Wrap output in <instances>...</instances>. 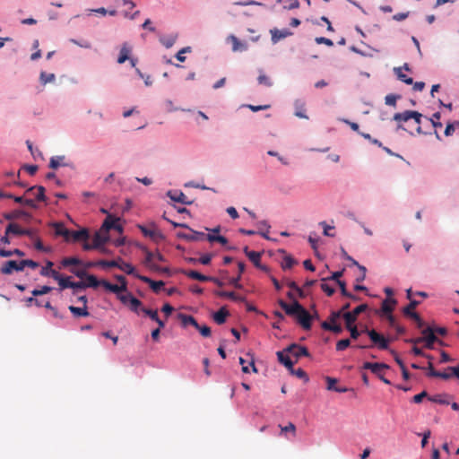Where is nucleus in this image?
I'll use <instances>...</instances> for the list:
<instances>
[{
	"label": "nucleus",
	"mask_w": 459,
	"mask_h": 459,
	"mask_svg": "<svg viewBox=\"0 0 459 459\" xmlns=\"http://www.w3.org/2000/svg\"><path fill=\"white\" fill-rule=\"evenodd\" d=\"M366 333L368 334L372 342L379 350H387L389 344V340L387 338L377 333L375 329L366 328Z\"/></svg>",
	"instance_id": "obj_1"
},
{
	"label": "nucleus",
	"mask_w": 459,
	"mask_h": 459,
	"mask_svg": "<svg viewBox=\"0 0 459 459\" xmlns=\"http://www.w3.org/2000/svg\"><path fill=\"white\" fill-rule=\"evenodd\" d=\"M138 229H140V231L143 232L145 237L151 238L155 242H159L164 239V235L154 225L138 226Z\"/></svg>",
	"instance_id": "obj_2"
},
{
	"label": "nucleus",
	"mask_w": 459,
	"mask_h": 459,
	"mask_svg": "<svg viewBox=\"0 0 459 459\" xmlns=\"http://www.w3.org/2000/svg\"><path fill=\"white\" fill-rule=\"evenodd\" d=\"M296 319L304 329L309 330L311 328L313 316H311L304 307H301V309L299 310L296 315Z\"/></svg>",
	"instance_id": "obj_3"
},
{
	"label": "nucleus",
	"mask_w": 459,
	"mask_h": 459,
	"mask_svg": "<svg viewBox=\"0 0 459 459\" xmlns=\"http://www.w3.org/2000/svg\"><path fill=\"white\" fill-rule=\"evenodd\" d=\"M368 306L367 304H360L356 307L351 312H347L343 314V319L345 321L346 325H350L351 324H354L357 320L358 316L367 311Z\"/></svg>",
	"instance_id": "obj_4"
},
{
	"label": "nucleus",
	"mask_w": 459,
	"mask_h": 459,
	"mask_svg": "<svg viewBox=\"0 0 459 459\" xmlns=\"http://www.w3.org/2000/svg\"><path fill=\"white\" fill-rule=\"evenodd\" d=\"M34 195L35 200L44 202L47 200L46 189L41 186H34L28 188L25 192V196Z\"/></svg>",
	"instance_id": "obj_5"
},
{
	"label": "nucleus",
	"mask_w": 459,
	"mask_h": 459,
	"mask_svg": "<svg viewBox=\"0 0 459 459\" xmlns=\"http://www.w3.org/2000/svg\"><path fill=\"white\" fill-rule=\"evenodd\" d=\"M287 354L290 356H294L297 359L301 356H310L308 350L304 346H299L298 344H290L285 349Z\"/></svg>",
	"instance_id": "obj_6"
},
{
	"label": "nucleus",
	"mask_w": 459,
	"mask_h": 459,
	"mask_svg": "<svg viewBox=\"0 0 459 459\" xmlns=\"http://www.w3.org/2000/svg\"><path fill=\"white\" fill-rule=\"evenodd\" d=\"M279 305L285 311V313L290 316H296L299 310L302 309V306L297 300H294L291 305H289L283 299H280Z\"/></svg>",
	"instance_id": "obj_7"
},
{
	"label": "nucleus",
	"mask_w": 459,
	"mask_h": 459,
	"mask_svg": "<svg viewBox=\"0 0 459 459\" xmlns=\"http://www.w3.org/2000/svg\"><path fill=\"white\" fill-rule=\"evenodd\" d=\"M421 333L424 335L425 347L427 349H433L434 343L437 341L434 329L431 326H428Z\"/></svg>",
	"instance_id": "obj_8"
},
{
	"label": "nucleus",
	"mask_w": 459,
	"mask_h": 459,
	"mask_svg": "<svg viewBox=\"0 0 459 459\" xmlns=\"http://www.w3.org/2000/svg\"><path fill=\"white\" fill-rule=\"evenodd\" d=\"M188 230H190L188 233L180 232L178 233V237L187 241H201L205 239L204 232L190 230V228H188Z\"/></svg>",
	"instance_id": "obj_9"
},
{
	"label": "nucleus",
	"mask_w": 459,
	"mask_h": 459,
	"mask_svg": "<svg viewBox=\"0 0 459 459\" xmlns=\"http://www.w3.org/2000/svg\"><path fill=\"white\" fill-rule=\"evenodd\" d=\"M135 278L141 280L143 282L149 284L150 288L152 290L154 293H158L160 291L161 288L164 287V282L161 281H155L151 278L143 275H135Z\"/></svg>",
	"instance_id": "obj_10"
},
{
	"label": "nucleus",
	"mask_w": 459,
	"mask_h": 459,
	"mask_svg": "<svg viewBox=\"0 0 459 459\" xmlns=\"http://www.w3.org/2000/svg\"><path fill=\"white\" fill-rule=\"evenodd\" d=\"M108 241V232L100 230L96 231L92 238L93 246L99 249Z\"/></svg>",
	"instance_id": "obj_11"
},
{
	"label": "nucleus",
	"mask_w": 459,
	"mask_h": 459,
	"mask_svg": "<svg viewBox=\"0 0 459 459\" xmlns=\"http://www.w3.org/2000/svg\"><path fill=\"white\" fill-rule=\"evenodd\" d=\"M325 382L327 390L335 391L338 393H346L349 390L347 386L338 385V379L336 378L326 377Z\"/></svg>",
	"instance_id": "obj_12"
},
{
	"label": "nucleus",
	"mask_w": 459,
	"mask_h": 459,
	"mask_svg": "<svg viewBox=\"0 0 459 459\" xmlns=\"http://www.w3.org/2000/svg\"><path fill=\"white\" fill-rule=\"evenodd\" d=\"M167 196L170 199L184 204H191L192 201L188 200L186 195L181 191H169L167 193Z\"/></svg>",
	"instance_id": "obj_13"
},
{
	"label": "nucleus",
	"mask_w": 459,
	"mask_h": 459,
	"mask_svg": "<svg viewBox=\"0 0 459 459\" xmlns=\"http://www.w3.org/2000/svg\"><path fill=\"white\" fill-rule=\"evenodd\" d=\"M101 286L106 289L108 291H111L112 293H116L117 296L124 291H127V288L124 286H118L108 282V281L101 280Z\"/></svg>",
	"instance_id": "obj_14"
},
{
	"label": "nucleus",
	"mask_w": 459,
	"mask_h": 459,
	"mask_svg": "<svg viewBox=\"0 0 459 459\" xmlns=\"http://www.w3.org/2000/svg\"><path fill=\"white\" fill-rule=\"evenodd\" d=\"M362 368L364 369H369L371 372L375 375H379V371L388 368V366L385 363H379V362H369L366 361L363 363Z\"/></svg>",
	"instance_id": "obj_15"
},
{
	"label": "nucleus",
	"mask_w": 459,
	"mask_h": 459,
	"mask_svg": "<svg viewBox=\"0 0 459 459\" xmlns=\"http://www.w3.org/2000/svg\"><path fill=\"white\" fill-rule=\"evenodd\" d=\"M271 34H272V41L273 43H276V42L281 40V39H286L292 35L291 31H290L287 29H284V30L273 29L271 30Z\"/></svg>",
	"instance_id": "obj_16"
},
{
	"label": "nucleus",
	"mask_w": 459,
	"mask_h": 459,
	"mask_svg": "<svg viewBox=\"0 0 459 459\" xmlns=\"http://www.w3.org/2000/svg\"><path fill=\"white\" fill-rule=\"evenodd\" d=\"M245 253H246L247 256L254 263V264L257 268H260L264 271L267 270V268L265 266L261 265V264H260V257H261L260 253L255 252V251H248L247 247L245 248Z\"/></svg>",
	"instance_id": "obj_17"
},
{
	"label": "nucleus",
	"mask_w": 459,
	"mask_h": 459,
	"mask_svg": "<svg viewBox=\"0 0 459 459\" xmlns=\"http://www.w3.org/2000/svg\"><path fill=\"white\" fill-rule=\"evenodd\" d=\"M22 217H24L26 219H30L31 216L30 213H28L27 212H25L23 210H15L13 212H7V213L4 214V218L7 221L17 220Z\"/></svg>",
	"instance_id": "obj_18"
},
{
	"label": "nucleus",
	"mask_w": 459,
	"mask_h": 459,
	"mask_svg": "<svg viewBox=\"0 0 459 459\" xmlns=\"http://www.w3.org/2000/svg\"><path fill=\"white\" fill-rule=\"evenodd\" d=\"M140 248L144 252L145 254V259L143 261V264L146 267H148L150 270L152 268V265L156 264V262L154 261V253L151 252L146 247L140 246Z\"/></svg>",
	"instance_id": "obj_19"
},
{
	"label": "nucleus",
	"mask_w": 459,
	"mask_h": 459,
	"mask_svg": "<svg viewBox=\"0 0 459 459\" xmlns=\"http://www.w3.org/2000/svg\"><path fill=\"white\" fill-rule=\"evenodd\" d=\"M395 304L396 300L394 299L390 298L384 299L381 306V312L383 315L387 316L392 314Z\"/></svg>",
	"instance_id": "obj_20"
},
{
	"label": "nucleus",
	"mask_w": 459,
	"mask_h": 459,
	"mask_svg": "<svg viewBox=\"0 0 459 459\" xmlns=\"http://www.w3.org/2000/svg\"><path fill=\"white\" fill-rule=\"evenodd\" d=\"M118 220V218H116L113 215H108V217L105 218L102 226L100 227V230H104L105 232H108L116 226Z\"/></svg>",
	"instance_id": "obj_21"
},
{
	"label": "nucleus",
	"mask_w": 459,
	"mask_h": 459,
	"mask_svg": "<svg viewBox=\"0 0 459 459\" xmlns=\"http://www.w3.org/2000/svg\"><path fill=\"white\" fill-rule=\"evenodd\" d=\"M420 304L418 300H411L408 306L403 308V314L410 318H418V314L414 312L416 307Z\"/></svg>",
	"instance_id": "obj_22"
},
{
	"label": "nucleus",
	"mask_w": 459,
	"mask_h": 459,
	"mask_svg": "<svg viewBox=\"0 0 459 459\" xmlns=\"http://www.w3.org/2000/svg\"><path fill=\"white\" fill-rule=\"evenodd\" d=\"M131 47L128 45V43L125 42L120 49L117 63L120 65L124 64L126 60L129 59Z\"/></svg>",
	"instance_id": "obj_23"
},
{
	"label": "nucleus",
	"mask_w": 459,
	"mask_h": 459,
	"mask_svg": "<svg viewBox=\"0 0 459 459\" xmlns=\"http://www.w3.org/2000/svg\"><path fill=\"white\" fill-rule=\"evenodd\" d=\"M89 238V232L87 230H71V240L78 242L87 240Z\"/></svg>",
	"instance_id": "obj_24"
},
{
	"label": "nucleus",
	"mask_w": 459,
	"mask_h": 459,
	"mask_svg": "<svg viewBox=\"0 0 459 459\" xmlns=\"http://www.w3.org/2000/svg\"><path fill=\"white\" fill-rule=\"evenodd\" d=\"M69 311L75 317H85L89 316V312L87 309V306H83L82 307L69 306Z\"/></svg>",
	"instance_id": "obj_25"
},
{
	"label": "nucleus",
	"mask_w": 459,
	"mask_h": 459,
	"mask_svg": "<svg viewBox=\"0 0 459 459\" xmlns=\"http://www.w3.org/2000/svg\"><path fill=\"white\" fill-rule=\"evenodd\" d=\"M178 34H170L168 36H161L160 38V42L167 48H169L175 44L178 40Z\"/></svg>",
	"instance_id": "obj_26"
},
{
	"label": "nucleus",
	"mask_w": 459,
	"mask_h": 459,
	"mask_svg": "<svg viewBox=\"0 0 459 459\" xmlns=\"http://www.w3.org/2000/svg\"><path fill=\"white\" fill-rule=\"evenodd\" d=\"M321 327L325 330L331 331L333 333L340 334L342 332V327L340 324H331L328 321H323Z\"/></svg>",
	"instance_id": "obj_27"
},
{
	"label": "nucleus",
	"mask_w": 459,
	"mask_h": 459,
	"mask_svg": "<svg viewBox=\"0 0 459 459\" xmlns=\"http://www.w3.org/2000/svg\"><path fill=\"white\" fill-rule=\"evenodd\" d=\"M184 273L190 279L196 280L199 281H209V280L211 279V276H206L195 270L185 271Z\"/></svg>",
	"instance_id": "obj_28"
},
{
	"label": "nucleus",
	"mask_w": 459,
	"mask_h": 459,
	"mask_svg": "<svg viewBox=\"0 0 459 459\" xmlns=\"http://www.w3.org/2000/svg\"><path fill=\"white\" fill-rule=\"evenodd\" d=\"M290 353H287L285 350L277 353L278 359L289 370L293 367V361L290 359Z\"/></svg>",
	"instance_id": "obj_29"
},
{
	"label": "nucleus",
	"mask_w": 459,
	"mask_h": 459,
	"mask_svg": "<svg viewBox=\"0 0 459 459\" xmlns=\"http://www.w3.org/2000/svg\"><path fill=\"white\" fill-rule=\"evenodd\" d=\"M118 261H119V265H117V267L120 270L125 272L126 274L133 275L134 277H135V275H138L135 273L134 267L131 264L123 261L122 258H118Z\"/></svg>",
	"instance_id": "obj_30"
},
{
	"label": "nucleus",
	"mask_w": 459,
	"mask_h": 459,
	"mask_svg": "<svg viewBox=\"0 0 459 459\" xmlns=\"http://www.w3.org/2000/svg\"><path fill=\"white\" fill-rule=\"evenodd\" d=\"M230 40L232 42V50L233 51H244L247 49V45L237 37L231 35L229 37Z\"/></svg>",
	"instance_id": "obj_31"
},
{
	"label": "nucleus",
	"mask_w": 459,
	"mask_h": 459,
	"mask_svg": "<svg viewBox=\"0 0 459 459\" xmlns=\"http://www.w3.org/2000/svg\"><path fill=\"white\" fill-rule=\"evenodd\" d=\"M60 166H69V163L65 162V156H54L50 160L49 168L53 169H58Z\"/></svg>",
	"instance_id": "obj_32"
},
{
	"label": "nucleus",
	"mask_w": 459,
	"mask_h": 459,
	"mask_svg": "<svg viewBox=\"0 0 459 459\" xmlns=\"http://www.w3.org/2000/svg\"><path fill=\"white\" fill-rule=\"evenodd\" d=\"M16 260H8L4 265L0 268V272L3 274H12V272L16 271Z\"/></svg>",
	"instance_id": "obj_33"
},
{
	"label": "nucleus",
	"mask_w": 459,
	"mask_h": 459,
	"mask_svg": "<svg viewBox=\"0 0 459 459\" xmlns=\"http://www.w3.org/2000/svg\"><path fill=\"white\" fill-rule=\"evenodd\" d=\"M228 316L229 312L226 310L225 307H222L213 315V320L217 324L221 325L226 321Z\"/></svg>",
	"instance_id": "obj_34"
},
{
	"label": "nucleus",
	"mask_w": 459,
	"mask_h": 459,
	"mask_svg": "<svg viewBox=\"0 0 459 459\" xmlns=\"http://www.w3.org/2000/svg\"><path fill=\"white\" fill-rule=\"evenodd\" d=\"M215 294L221 298H229L232 300L243 301L245 299L236 292H227V290H216Z\"/></svg>",
	"instance_id": "obj_35"
},
{
	"label": "nucleus",
	"mask_w": 459,
	"mask_h": 459,
	"mask_svg": "<svg viewBox=\"0 0 459 459\" xmlns=\"http://www.w3.org/2000/svg\"><path fill=\"white\" fill-rule=\"evenodd\" d=\"M178 319L180 320L181 324H183L184 326L191 325L194 327H198L197 321L192 316L178 314Z\"/></svg>",
	"instance_id": "obj_36"
},
{
	"label": "nucleus",
	"mask_w": 459,
	"mask_h": 459,
	"mask_svg": "<svg viewBox=\"0 0 459 459\" xmlns=\"http://www.w3.org/2000/svg\"><path fill=\"white\" fill-rule=\"evenodd\" d=\"M24 230H22L18 224L16 223H9L7 227L5 228V234H14V235H23Z\"/></svg>",
	"instance_id": "obj_37"
},
{
	"label": "nucleus",
	"mask_w": 459,
	"mask_h": 459,
	"mask_svg": "<svg viewBox=\"0 0 459 459\" xmlns=\"http://www.w3.org/2000/svg\"><path fill=\"white\" fill-rule=\"evenodd\" d=\"M85 288H93L96 289L99 286H101V281H99L94 275L88 274L85 278Z\"/></svg>",
	"instance_id": "obj_38"
},
{
	"label": "nucleus",
	"mask_w": 459,
	"mask_h": 459,
	"mask_svg": "<svg viewBox=\"0 0 459 459\" xmlns=\"http://www.w3.org/2000/svg\"><path fill=\"white\" fill-rule=\"evenodd\" d=\"M142 306L143 302L135 297L130 299L129 303L127 304L129 309L134 313H138V311L143 308Z\"/></svg>",
	"instance_id": "obj_39"
},
{
	"label": "nucleus",
	"mask_w": 459,
	"mask_h": 459,
	"mask_svg": "<svg viewBox=\"0 0 459 459\" xmlns=\"http://www.w3.org/2000/svg\"><path fill=\"white\" fill-rule=\"evenodd\" d=\"M14 201L16 203H19V204H25L30 208H33V209H36L37 208V204H36V202L34 199L32 198H30V197H24V195H22V197H14Z\"/></svg>",
	"instance_id": "obj_40"
},
{
	"label": "nucleus",
	"mask_w": 459,
	"mask_h": 459,
	"mask_svg": "<svg viewBox=\"0 0 459 459\" xmlns=\"http://www.w3.org/2000/svg\"><path fill=\"white\" fill-rule=\"evenodd\" d=\"M411 118V110H406L402 113H395L393 119L398 123L406 122Z\"/></svg>",
	"instance_id": "obj_41"
},
{
	"label": "nucleus",
	"mask_w": 459,
	"mask_h": 459,
	"mask_svg": "<svg viewBox=\"0 0 459 459\" xmlns=\"http://www.w3.org/2000/svg\"><path fill=\"white\" fill-rule=\"evenodd\" d=\"M291 375L297 377L298 378L304 379L306 383L309 381V377L305 370H303L301 368H299L297 369H294L293 367L291 369L289 370Z\"/></svg>",
	"instance_id": "obj_42"
},
{
	"label": "nucleus",
	"mask_w": 459,
	"mask_h": 459,
	"mask_svg": "<svg viewBox=\"0 0 459 459\" xmlns=\"http://www.w3.org/2000/svg\"><path fill=\"white\" fill-rule=\"evenodd\" d=\"M55 79L56 75L54 73L40 72L39 74V81L43 84L53 82Z\"/></svg>",
	"instance_id": "obj_43"
},
{
	"label": "nucleus",
	"mask_w": 459,
	"mask_h": 459,
	"mask_svg": "<svg viewBox=\"0 0 459 459\" xmlns=\"http://www.w3.org/2000/svg\"><path fill=\"white\" fill-rule=\"evenodd\" d=\"M345 255H346V259L352 262L353 264L357 265L359 272L361 273V277H358L356 279V281H362L365 279V277L367 276V268L363 265L359 264L357 261L353 260L351 256L347 255L346 254H345Z\"/></svg>",
	"instance_id": "obj_44"
},
{
	"label": "nucleus",
	"mask_w": 459,
	"mask_h": 459,
	"mask_svg": "<svg viewBox=\"0 0 459 459\" xmlns=\"http://www.w3.org/2000/svg\"><path fill=\"white\" fill-rule=\"evenodd\" d=\"M446 395L445 394H436L433 396H429L428 400L436 403L447 405L449 404V402L446 400Z\"/></svg>",
	"instance_id": "obj_45"
},
{
	"label": "nucleus",
	"mask_w": 459,
	"mask_h": 459,
	"mask_svg": "<svg viewBox=\"0 0 459 459\" xmlns=\"http://www.w3.org/2000/svg\"><path fill=\"white\" fill-rule=\"evenodd\" d=\"M259 75L257 77V81H258V83L261 84V85H264L266 87H271L273 86V82L272 80L267 76L265 75L262 70H259Z\"/></svg>",
	"instance_id": "obj_46"
},
{
	"label": "nucleus",
	"mask_w": 459,
	"mask_h": 459,
	"mask_svg": "<svg viewBox=\"0 0 459 459\" xmlns=\"http://www.w3.org/2000/svg\"><path fill=\"white\" fill-rule=\"evenodd\" d=\"M32 241L34 243V247L36 250L45 253H49L51 251L50 247H47L44 246V244L41 242L39 237L33 238Z\"/></svg>",
	"instance_id": "obj_47"
},
{
	"label": "nucleus",
	"mask_w": 459,
	"mask_h": 459,
	"mask_svg": "<svg viewBox=\"0 0 459 459\" xmlns=\"http://www.w3.org/2000/svg\"><path fill=\"white\" fill-rule=\"evenodd\" d=\"M96 264H98L103 268L117 267V265H119V261L118 260H99L96 262Z\"/></svg>",
	"instance_id": "obj_48"
},
{
	"label": "nucleus",
	"mask_w": 459,
	"mask_h": 459,
	"mask_svg": "<svg viewBox=\"0 0 459 459\" xmlns=\"http://www.w3.org/2000/svg\"><path fill=\"white\" fill-rule=\"evenodd\" d=\"M82 264V260L80 258L76 257H67L64 258L61 261V265L64 267L70 266V265H78Z\"/></svg>",
	"instance_id": "obj_49"
},
{
	"label": "nucleus",
	"mask_w": 459,
	"mask_h": 459,
	"mask_svg": "<svg viewBox=\"0 0 459 459\" xmlns=\"http://www.w3.org/2000/svg\"><path fill=\"white\" fill-rule=\"evenodd\" d=\"M394 72L396 74V76H398V78L402 82H405L407 84H412L413 83V79L411 77L407 76L405 74H403L402 72V68H396V69H394Z\"/></svg>",
	"instance_id": "obj_50"
},
{
	"label": "nucleus",
	"mask_w": 459,
	"mask_h": 459,
	"mask_svg": "<svg viewBox=\"0 0 459 459\" xmlns=\"http://www.w3.org/2000/svg\"><path fill=\"white\" fill-rule=\"evenodd\" d=\"M346 328L350 331L351 337L353 340L358 339V337L359 336L360 333H362V332L365 333V328L363 330H361V331H359L357 326L354 324H351L350 325H346Z\"/></svg>",
	"instance_id": "obj_51"
},
{
	"label": "nucleus",
	"mask_w": 459,
	"mask_h": 459,
	"mask_svg": "<svg viewBox=\"0 0 459 459\" xmlns=\"http://www.w3.org/2000/svg\"><path fill=\"white\" fill-rule=\"evenodd\" d=\"M26 144H27V146H28V149H29V151H30V154L32 155V157H33L35 160H37V159H39H39H42V153H41V152H40L39 149H34V148H33V145H32V143H31V142H30V141L27 140Z\"/></svg>",
	"instance_id": "obj_52"
},
{
	"label": "nucleus",
	"mask_w": 459,
	"mask_h": 459,
	"mask_svg": "<svg viewBox=\"0 0 459 459\" xmlns=\"http://www.w3.org/2000/svg\"><path fill=\"white\" fill-rule=\"evenodd\" d=\"M296 264V260L290 255H286L281 263L282 269H290Z\"/></svg>",
	"instance_id": "obj_53"
},
{
	"label": "nucleus",
	"mask_w": 459,
	"mask_h": 459,
	"mask_svg": "<svg viewBox=\"0 0 459 459\" xmlns=\"http://www.w3.org/2000/svg\"><path fill=\"white\" fill-rule=\"evenodd\" d=\"M196 330H198V332L200 333V334L203 336V337H210L211 334H212V330H211V327L204 325H200L198 324V327H195Z\"/></svg>",
	"instance_id": "obj_54"
},
{
	"label": "nucleus",
	"mask_w": 459,
	"mask_h": 459,
	"mask_svg": "<svg viewBox=\"0 0 459 459\" xmlns=\"http://www.w3.org/2000/svg\"><path fill=\"white\" fill-rule=\"evenodd\" d=\"M54 263L52 261H48L46 266L41 267L39 271V274L41 276L48 277L49 276V272L53 269Z\"/></svg>",
	"instance_id": "obj_55"
},
{
	"label": "nucleus",
	"mask_w": 459,
	"mask_h": 459,
	"mask_svg": "<svg viewBox=\"0 0 459 459\" xmlns=\"http://www.w3.org/2000/svg\"><path fill=\"white\" fill-rule=\"evenodd\" d=\"M60 290L71 289L72 281L69 277H62L58 281Z\"/></svg>",
	"instance_id": "obj_56"
},
{
	"label": "nucleus",
	"mask_w": 459,
	"mask_h": 459,
	"mask_svg": "<svg viewBox=\"0 0 459 459\" xmlns=\"http://www.w3.org/2000/svg\"><path fill=\"white\" fill-rule=\"evenodd\" d=\"M441 117V115L439 112L434 113L433 117H430L429 120L432 123L433 126L435 128H441L443 126L442 123L439 122V119Z\"/></svg>",
	"instance_id": "obj_57"
},
{
	"label": "nucleus",
	"mask_w": 459,
	"mask_h": 459,
	"mask_svg": "<svg viewBox=\"0 0 459 459\" xmlns=\"http://www.w3.org/2000/svg\"><path fill=\"white\" fill-rule=\"evenodd\" d=\"M49 291H52V288L48 286H43L39 289H34L31 293L33 296H39V295H44L48 293Z\"/></svg>",
	"instance_id": "obj_58"
},
{
	"label": "nucleus",
	"mask_w": 459,
	"mask_h": 459,
	"mask_svg": "<svg viewBox=\"0 0 459 459\" xmlns=\"http://www.w3.org/2000/svg\"><path fill=\"white\" fill-rule=\"evenodd\" d=\"M350 344H351V342L349 339L341 340L336 344V350L338 351H343L350 346Z\"/></svg>",
	"instance_id": "obj_59"
},
{
	"label": "nucleus",
	"mask_w": 459,
	"mask_h": 459,
	"mask_svg": "<svg viewBox=\"0 0 459 459\" xmlns=\"http://www.w3.org/2000/svg\"><path fill=\"white\" fill-rule=\"evenodd\" d=\"M280 428H281V432L283 433H287V432H290L292 434V436L294 437L295 434H296V427L295 425L292 423V422H289L288 425L282 427L280 425Z\"/></svg>",
	"instance_id": "obj_60"
},
{
	"label": "nucleus",
	"mask_w": 459,
	"mask_h": 459,
	"mask_svg": "<svg viewBox=\"0 0 459 459\" xmlns=\"http://www.w3.org/2000/svg\"><path fill=\"white\" fill-rule=\"evenodd\" d=\"M400 98L401 97L398 95L389 94L385 96V105L395 106L397 100H399Z\"/></svg>",
	"instance_id": "obj_61"
},
{
	"label": "nucleus",
	"mask_w": 459,
	"mask_h": 459,
	"mask_svg": "<svg viewBox=\"0 0 459 459\" xmlns=\"http://www.w3.org/2000/svg\"><path fill=\"white\" fill-rule=\"evenodd\" d=\"M134 296L126 290V293L121 292L117 298L118 299L126 306L129 303L130 299H132Z\"/></svg>",
	"instance_id": "obj_62"
},
{
	"label": "nucleus",
	"mask_w": 459,
	"mask_h": 459,
	"mask_svg": "<svg viewBox=\"0 0 459 459\" xmlns=\"http://www.w3.org/2000/svg\"><path fill=\"white\" fill-rule=\"evenodd\" d=\"M151 270L153 272L159 273H164L167 275L170 274V270L169 267H167V266L162 267L157 264L155 265H152V268Z\"/></svg>",
	"instance_id": "obj_63"
},
{
	"label": "nucleus",
	"mask_w": 459,
	"mask_h": 459,
	"mask_svg": "<svg viewBox=\"0 0 459 459\" xmlns=\"http://www.w3.org/2000/svg\"><path fill=\"white\" fill-rule=\"evenodd\" d=\"M142 311L147 316H149L152 320L153 321H158V312L156 310H152V309H149V308H142Z\"/></svg>",
	"instance_id": "obj_64"
}]
</instances>
